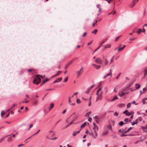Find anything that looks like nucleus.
Segmentation results:
<instances>
[{
  "label": "nucleus",
  "instance_id": "nucleus-49",
  "mask_svg": "<svg viewBox=\"0 0 147 147\" xmlns=\"http://www.w3.org/2000/svg\"><path fill=\"white\" fill-rule=\"evenodd\" d=\"M108 63V61H105V65H106Z\"/></svg>",
  "mask_w": 147,
  "mask_h": 147
},
{
  "label": "nucleus",
  "instance_id": "nucleus-31",
  "mask_svg": "<svg viewBox=\"0 0 147 147\" xmlns=\"http://www.w3.org/2000/svg\"><path fill=\"white\" fill-rule=\"evenodd\" d=\"M12 137H9L7 139V141L11 142L12 140Z\"/></svg>",
  "mask_w": 147,
  "mask_h": 147
},
{
  "label": "nucleus",
  "instance_id": "nucleus-45",
  "mask_svg": "<svg viewBox=\"0 0 147 147\" xmlns=\"http://www.w3.org/2000/svg\"><path fill=\"white\" fill-rule=\"evenodd\" d=\"M135 3H133V2H132V3H131L130 5L132 7H133L135 4Z\"/></svg>",
  "mask_w": 147,
  "mask_h": 147
},
{
  "label": "nucleus",
  "instance_id": "nucleus-35",
  "mask_svg": "<svg viewBox=\"0 0 147 147\" xmlns=\"http://www.w3.org/2000/svg\"><path fill=\"white\" fill-rule=\"evenodd\" d=\"M107 77L108 76H111V77H112V72H110L109 74H107L106 75Z\"/></svg>",
  "mask_w": 147,
  "mask_h": 147
},
{
  "label": "nucleus",
  "instance_id": "nucleus-5",
  "mask_svg": "<svg viewBox=\"0 0 147 147\" xmlns=\"http://www.w3.org/2000/svg\"><path fill=\"white\" fill-rule=\"evenodd\" d=\"M102 46L105 49H107L110 48L111 47V45L110 44H107V45H103Z\"/></svg>",
  "mask_w": 147,
  "mask_h": 147
},
{
  "label": "nucleus",
  "instance_id": "nucleus-21",
  "mask_svg": "<svg viewBox=\"0 0 147 147\" xmlns=\"http://www.w3.org/2000/svg\"><path fill=\"white\" fill-rule=\"evenodd\" d=\"M117 99V97L115 95L114 96V97L112 99L110 100V101L111 102H113V101Z\"/></svg>",
  "mask_w": 147,
  "mask_h": 147
},
{
  "label": "nucleus",
  "instance_id": "nucleus-63",
  "mask_svg": "<svg viewBox=\"0 0 147 147\" xmlns=\"http://www.w3.org/2000/svg\"><path fill=\"white\" fill-rule=\"evenodd\" d=\"M99 97L98 96L97 97L96 101H97L99 99Z\"/></svg>",
  "mask_w": 147,
  "mask_h": 147
},
{
  "label": "nucleus",
  "instance_id": "nucleus-4",
  "mask_svg": "<svg viewBox=\"0 0 147 147\" xmlns=\"http://www.w3.org/2000/svg\"><path fill=\"white\" fill-rule=\"evenodd\" d=\"M71 97L70 96L68 97V102L69 105H70L73 106L75 104L72 102L71 100Z\"/></svg>",
  "mask_w": 147,
  "mask_h": 147
},
{
  "label": "nucleus",
  "instance_id": "nucleus-61",
  "mask_svg": "<svg viewBox=\"0 0 147 147\" xmlns=\"http://www.w3.org/2000/svg\"><path fill=\"white\" fill-rule=\"evenodd\" d=\"M40 131V130L39 129V130H38V131H37V132L35 134H33L32 136H34V135H35L37 134Z\"/></svg>",
  "mask_w": 147,
  "mask_h": 147
},
{
  "label": "nucleus",
  "instance_id": "nucleus-59",
  "mask_svg": "<svg viewBox=\"0 0 147 147\" xmlns=\"http://www.w3.org/2000/svg\"><path fill=\"white\" fill-rule=\"evenodd\" d=\"M4 140V138H1L0 139V142H1L2 141H3Z\"/></svg>",
  "mask_w": 147,
  "mask_h": 147
},
{
  "label": "nucleus",
  "instance_id": "nucleus-38",
  "mask_svg": "<svg viewBox=\"0 0 147 147\" xmlns=\"http://www.w3.org/2000/svg\"><path fill=\"white\" fill-rule=\"evenodd\" d=\"M17 106V105H16L15 104H13L12 106L11 107L10 109H12L13 108L16 106Z\"/></svg>",
  "mask_w": 147,
  "mask_h": 147
},
{
  "label": "nucleus",
  "instance_id": "nucleus-43",
  "mask_svg": "<svg viewBox=\"0 0 147 147\" xmlns=\"http://www.w3.org/2000/svg\"><path fill=\"white\" fill-rule=\"evenodd\" d=\"M97 22V21L96 20L95 22L93 23V24H92L93 26H94L96 24Z\"/></svg>",
  "mask_w": 147,
  "mask_h": 147
},
{
  "label": "nucleus",
  "instance_id": "nucleus-37",
  "mask_svg": "<svg viewBox=\"0 0 147 147\" xmlns=\"http://www.w3.org/2000/svg\"><path fill=\"white\" fill-rule=\"evenodd\" d=\"M125 133H123L122 134H121L120 135V136L121 137H123V136H126V135H125Z\"/></svg>",
  "mask_w": 147,
  "mask_h": 147
},
{
  "label": "nucleus",
  "instance_id": "nucleus-33",
  "mask_svg": "<svg viewBox=\"0 0 147 147\" xmlns=\"http://www.w3.org/2000/svg\"><path fill=\"white\" fill-rule=\"evenodd\" d=\"M147 74V70L145 69L144 71V76H145Z\"/></svg>",
  "mask_w": 147,
  "mask_h": 147
},
{
  "label": "nucleus",
  "instance_id": "nucleus-30",
  "mask_svg": "<svg viewBox=\"0 0 147 147\" xmlns=\"http://www.w3.org/2000/svg\"><path fill=\"white\" fill-rule=\"evenodd\" d=\"M97 31L98 30L97 29H95L93 31H92V33H94L96 34V33Z\"/></svg>",
  "mask_w": 147,
  "mask_h": 147
},
{
  "label": "nucleus",
  "instance_id": "nucleus-16",
  "mask_svg": "<svg viewBox=\"0 0 147 147\" xmlns=\"http://www.w3.org/2000/svg\"><path fill=\"white\" fill-rule=\"evenodd\" d=\"M140 87V85L139 84H136L135 88L137 90Z\"/></svg>",
  "mask_w": 147,
  "mask_h": 147
},
{
  "label": "nucleus",
  "instance_id": "nucleus-11",
  "mask_svg": "<svg viewBox=\"0 0 147 147\" xmlns=\"http://www.w3.org/2000/svg\"><path fill=\"white\" fill-rule=\"evenodd\" d=\"M94 119L95 120L96 123H98L99 122V119L98 116H95L93 117Z\"/></svg>",
  "mask_w": 147,
  "mask_h": 147
},
{
  "label": "nucleus",
  "instance_id": "nucleus-26",
  "mask_svg": "<svg viewBox=\"0 0 147 147\" xmlns=\"http://www.w3.org/2000/svg\"><path fill=\"white\" fill-rule=\"evenodd\" d=\"M101 66L100 65H96L95 68L96 69H98L101 67Z\"/></svg>",
  "mask_w": 147,
  "mask_h": 147
},
{
  "label": "nucleus",
  "instance_id": "nucleus-10",
  "mask_svg": "<svg viewBox=\"0 0 147 147\" xmlns=\"http://www.w3.org/2000/svg\"><path fill=\"white\" fill-rule=\"evenodd\" d=\"M83 69V67H82L81 69L78 71H77L76 72V73L77 74V76H79L81 75V71Z\"/></svg>",
  "mask_w": 147,
  "mask_h": 147
},
{
  "label": "nucleus",
  "instance_id": "nucleus-7",
  "mask_svg": "<svg viewBox=\"0 0 147 147\" xmlns=\"http://www.w3.org/2000/svg\"><path fill=\"white\" fill-rule=\"evenodd\" d=\"M123 114H125L127 116H129L131 115V113L128 112L127 110H126L123 111Z\"/></svg>",
  "mask_w": 147,
  "mask_h": 147
},
{
  "label": "nucleus",
  "instance_id": "nucleus-29",
  "mask_svg": "<svg viewBox=\"0 0 147 147\" xmlns=\"http://www.w3.org/2000/svg\"><path fill=\"white\" fill-rule=\"evenodd\" d=\"M62 78V77L59 78H57L56 80L57 81V82H60Z\"/></svg>",
  "mask_w": 147,
  "mask_h": 147
},
{
  "label": "nucleus",
  "instance_id": "nucleus-47",
  "mask_svg": "<svg viewBox=\"0 0 147 147\" xmlns=\"http://www.w3.org/2000/svg\"><path fill=\"white\" fill-rule=\"evenodd\" d=\"M92 120V118L91 117H89V119H88V121L90 122H91Z\"/></svg>",
  "mask_w": 147,
  "mask_h": 147
},
{
  "label": "nucleus",
  "instance_id": "nucleus-46",
  "mask_svg": "<svg viewBox=\"0 0 147 147\" xmlns=\"http://www.w3.org/2000/svg\"><path fill=\"white\" fill-rule=\"evenodd\" d=\"M142 32V30L141 29H139L138 32V34H140L141 32Z\"/></svg>",
  "mask_w": 147,
  "mask_h": 147
},
{
  "label": "nucleus",
  "instance_id": "nucleus-9",
  "mask_svg": "<svg viewBox=\"0 0 147 147\" xmlns=\"http://www.w3.org/2000/svg\"><path fill=\"white\" fill-rule=\"evenodd\" d=\"M109 131L108 130H106L104 131L102 133V135L103 136H105L107 135L108 134Z\"/></svg>",
  "mask_w": 147,
  "mask_h": 147
},
{
  "label": "nucleus",
  "instance_id": "nucleus-23",
  "mask_svg": "<svg viewBox=\"0 0 147 147\" xmlns=\"http://www.w3.org/2000/svg\"><path fill=\"white\" fill-rule=\"evenodd\" d=\"M119 95L120 97H121L124 95V92H122L121 93H119Z\"/></svg>",
  "mask_w": 147,
  "mask_h": 147
},
{
  "label": "nucleus",
  "instance_id": "nucleus-13",
  "mask_svg": "<svg viewBox=\"0 0 147 147\" xmlns=\"http://www.w3.org/2000/svg\"><path fill=\"white\" fill-rule=\"evenodd\" d=\"M138 121V119H136V120H135V121H134L133 122H132L131 123L132 125H134L135 124H136L137 123V122Z\"/></svg>",
  "mask_w": 147,
  "mask_h": 147
},
{
  "label": "nucleus",
  "instance_id": "nucleus-20",
  "mask_svg": "<svg viewBox=\"0 0 147 147\" xmlns=\"http://www.w3.org/2000/svg\"><path fill=\"white\" fill-rule=\"evenodd\" d=\"M73 123V121H71L68 125H67L64 128V129H65V128H67L68 127H69L71 125V124H72Z\"/></svg>",
  "mask_w": 147,
  "mask_h": 147
},
{
  "label": "nucleus",
  "instance_id": "nucleus-52",
  "mask_svg": "<svg viewBox=\"0 0 147 147\" xmlns=\"http://www.w3.org/2000/svg\"><path fill=\"white\" fill-rule=\"evenodd\" d=\"M91 101H89V104L88 105V106L89 107L90 106H91Z\"/></svg>",
  "mask_w": 147,
  "mask_h": 147
},
{
  "label": "nucleus",
  "instance_id": "nucleus-56",
  "mask_svg": "<svg viewBox=\"0 0 147 147\" xmlns=\"http://www.w3.org/2000/svg\"><path fill=\"white\" fill-rule=\"evenodd\" d=\"M57 139V138L56 137H55L53 138H51V140H56Z\"/></svg>",
  "mask_w": 147,
  "mask_h": 147
},
{
  "label": "nucleus",
  "instance_id": "nucleus-40",
  "mask_svg": "<svg viewBox=\"0 0 147 147\" xmlns=\"http://www.w3.org/2000/svg\"><path fill=\"white\" fill-rule=\"evenodd\" d=\"M38 101L37 100H36L34 102V104L35 105H36Z\"/></svg>",
  "mask_w": 147,
  "mask_h": 147
},
{
  "label": "nucleus",
  "instance_id": "nucleus-22",
  "mask_svg": "<svg viewBox=\"0 0 147 147\" xmlns=\"http://www.w3.org/2000/svg\"><path fill=\"white\" fill-rule=\"evenodd\" d=\"M107 127L108 128L110 129L111 131L112 130V127L111 126V125H107Z\"/></svg>",
  "mask_w": 147,
  "mask_h": 147
},
{
  "label": "nucleus",
  "instance_id": "nucleus-60",
  "mask_svg": "<svg viewBox=\"0 0 147 147\" xmlns=\"http://www.w3.org/2000/svg\"><path fill=\"white\" fill-rule=\"evenodd\" d=\"M128 119L127 118H126L124 120V121L126 122H127L128 121Z\"/></svg>",
  "mask_w": 147,
  "mask_h": 147
},
{
  "label": "nucleus",
  "instance_id": "nucleus-32",
  "mask_svg": "<svg viewBox=\"0 0 147 147\" xmlns=\"http://www.w3.org/2000/svg\"><path fill=\"white\" fill-rule=\"evenodd\" d=\"M131 103H129L127 105V108H129L130 107H131Z\"/></svg>",
  "mask_w": 147,
  "mask_h": 147
},
{
  "label": "nucleus",
  "instance_id": "nucleus-6",
  "mask_svg": "<svg viewBox=\"0 0 147 147\" xmlns=\"http://www.w3.org/2000/svg\"><path fill=\"white\" fill-rule=\"evenodd\" d=\"M108 40V38H105V39H104L100 43L99 45H100V47L102 46V45L105 42H107V41Z\"/></svg>",
  "mask_w": 147,
  "mask_h": 147
},
{
  "label": "nucleus",
  "instance_id": "nucleus-54",
  "mask_svg": "<svg viewBox=\"0 0 147 147\" xmlns=\"http://www.w3.org/2000/svg\"><path fill=\"white\" fill-rule=\"evenodd\" d=\"M33 124H31L30 125V126L29 127V128L28 129V130H30V128L32 127L33 126Z\"/></svg>",
  "mask_w": 147,
  "mask_h": 147
},
{
  "label": "nucleus",
  "instance_id": "nucleus-44",
  "mask_svg": "<svg viewBox=\"0 0 147 147\" xmlns=\"http://www.w3.org/2000/svg\"><path fill=\"white\" fill-rule=\"evenodd\" d=\"M100 46L99 47L96 49L93 53V54H94V53L97 50H98L99 49H100Z\"/></svg>",
  "mask_w": 147,
  "mask_h": 147
},
{
  "label": "nucleus",
  "instance_id": "nucleus-64",
  "mask_svg": "<svg viewBox=\"0 0 147 147\" xmlns=\"http://www.w3.org/2000/svg\"><path fill=\"white\" fill-rule=\"evenodd\" d=\"M23 145H24V144H19L18 146V147H20L21 146H23Z\"/></svg>",
  "mask_w": 147,
  "mask_h": 147
},
{
  "label": "nucleus",
  "instance_id": "nucleus-55",
  "mask_svg": "<svg viewBox=\"0 0 147 147\" xmlns=\"http://www.w3.org/2000/svg\"><path fill=\"white\" fill-rule=\"evenodd\" d=\"M123 49V48H119L118 49V51H121Z\"/></svg>",
  "mask_w": 147,
  "mask_h": 147
},
{
  "label": "nucleus",
  "instance_id": "nucleus-57",
  "mask_svg": "<svg viewBox=\"0 0 147 147\" xmlns=\"http://www.w3.org/2000/svg\"><path fill=\"white\" fill-rule=\"evenodd\" d=\"M119 38V36H118V37H116L115 38V41H117Z\"/></svg>",
  "mask_w": 147,
  "mask_h": 147
},
{
  "label": "nucleus",
  "instance_id": "nucleus-36",
  "mask_svg": "<svg viewBox=\"0 0 147 147\" xmlns=\"http://www.w3.org/2000/svg\"><path fill=\"white\" fill-rule=\"evenodd\" d=\"M5 113L4 111H2L1 113V116L2 117L5 114Z\"/></svg>",
  "mask_w": 147,
  "mask_h": 147
},
{
  "label": "nucleus",
  "instance_id": "nucleus-27",
  "mask_svg": "<svg viewBox=\"0 0 147 147\" xmlns=\"http://www.w3.org/2000/svg\"><path fill=\"white\" fill-rule=\"evenodd\" d=\"M133 128V127H130L127 130L125 131V133H127L128 131H129L130 129Z\"/></svg>",
  "mask_w": 147,
  "mask_h": 147
},
{
  "label": "nucleus",
  "instance_id": "nucleus-58",
  "mask_svg": "<svg viewBox=\"0 0 147 147\" xmlns=\"http://www.w3.org/2000/svg\"><path fill=\"white\" fill-rule=\"evenodd\" d=\"M138 119V120H139L140 121H141L142 120V118L140 117H139Z\"/></svg>",
  "mask_w": 147,
  "mask_h": 147
},
{
  "label": "nucleus",
  "instance_id": "nucleus-28",
  "mask_svg": "<svg viewBox=\"0 0 147 147\" xmlns=\"http://www.w3.org/2000/svg\"><path fill=\"white\" fill-rule=\"evenodd\" d=\"M91 113V112L89 111L87 113H86V114L85 115V116H88V117H89V115Z\"/></svg>",
  "mask_w": 147,
  "mask_h": 147
},
{
  "label": "nucleus",
  "instance_id": "nucleus-51",
  "mask_svg": "<svg viewBox=\"0 0 147 147\" xmlns=\"http://www.w3.org/2000/svg\"><path fill=\"white\" fill-rule=\"evenodd\" d=\"M138 1V0H134L133 1V3H137Z\"/></svg>",
  "mask_w": 147,
  "mask_h": 147
},
{
  "label": "nucleus",
  "instance_id": "nucleus-53",
  "mask_svg": "<svg viewBox=\"0 0 147 147\" xmlns=\"http://www.w3.org/2000/svg\"><path fill=\"white\" fill-rule=\"evenodd\" d=\"M87 34V33L86 32H85L82 35V36L84 37Z\"/></svg>",
  "mask_w": 147,
  "mask_h": 147
},
{
  "label": "nucleus",
  "instance_id": "nucleus-14",
  "mask_svg": "<svg viewBox=\"0 0 147 147\" xmlns=\"http://www.w3.org/2000/svg\"><path fill=\"white\" fill-rule=\"evenodd\" d=\"M73 60L72 61H71L69 62L66 65V66L65 67V69H66V68H67V66H69L70 64H71L72 63Z\"/></svg>",
  "mask_w": 147,
  "mask_h": 147
},
{
  "label": "nucleus",
  "instance_id": "nucleus-1",
  "mask_svg": "<svg viewBox=\"0 0 147 147\" xmlns=\"http://www.w3.org/2000/svg\"><path fill=\"white\" fill-rule=\"evenodd\" d=\"M40 77L41 78H43L42 76L41 75H36V78L33 81V83L34 84L38 85L40 83L41 80V79L40 78Z\"/></svg>",
  "mask_w": 147,
  "mask_h": 147
},
{
  "label": "nucleus",
  "instance_id": "nucleus-41",
  "mask_svg": "<svg viewBox=\"0 0 147 147\" xmlns=\"http://www.w3.org/2000/svg\"><path fill=\"white\" fill-rule=\"evenodd\" d=\"M121 74V73H120L116 77V78L117 79H118L119 77L120 76V75Z\"/></svg>",
  "mask_w": 147,
  "mask_h": 147
},
{
  "label": "nucleus",
  "instance_id": "nucleus-62",
  "mask_svg": "<svg viewBox=\"0 0 147 147\" xmlns=\"http://www.w3.org/2000/svg\"><path fill=\"white\" fill-rule=\"evenodd\" d=\"M29 102V101L28 100V101H23V103H27L28 102Z\"/></svg>",
  "mask_w": 147,
  "mask_h": 147
},
{
  "label": "nucleus",
  "instance_id": "nucleus-48",
  "mask_svg": "<svg viewBox=\"0 0 147 147\" xmlns=\"http://www.w3.org/2000/svg\"><path fill=\"white\" fill-rule=\"evenodd\" d=\"M68 79V78L67 77H66L64 80V82H66Z\"/></svg>",
  "mask_w": 147,
  "mask_h": 147
},
{
  "label": "nucleus",
  "instance_id": "nucleus-24",
  "mask_svg": "<svg viewBox=\"0 0 147 147\" xmlns=\"http://www.w3.org/2000/svg\"><path fill=\"white\" fill-rule=\"evenodd\" d=\"M86 124V122H84L82 124L81 126V128H83L84 127Z\"/></svg>",
  "mask_w": 147,
  "mask_h": 147
},
{
  "label": "nucleus",
  "instance_id": "nucleus-34",
  "mask_svg": "<svg viewBox=\"0 0 147 147\" xmlns=\"http://www.w3.org/2000/svg\"><path fill=\"white\" fill-rule=\"evenodd\" d=\"M76 102L78 104H80V101L79 99L77 98V99Z\"/></svg>",
  "mask_w": 147,
  "mask_h": 147
},
{
  "label": "nucleus",
  "instance_id": "nucleus-19",
  "mask_svg": "<svg viewBox=\"0 0 147 147\" xmlns=\"http://www.w3.org/2000/svg\"><path fill=\"white\" fill-rule=\"evenodd\" d=\"M147 100V98H145L142 99V102H143V104H145L146 103V102H145V100ZM146 104H147V101L146 102Z\"/></svg>",
  "mask_w": 147,
  "mask_h": 147
},
{
  "label": "nucleus",
  "instance_id": "nucleus-2",
  "mask_svg": "<svg viewBox=\"0 0 147 147\" xmlns=\"http://www.w3.org/2000/svg\"><path fill=\"white\" fill-rule=\"evenodd\" d=\"M95 61L97 63L99 64H102V61L99 58H96L95 60Z\"/></svg>",
  "mask_w": 147,
  "mask_h": 147
},
{
  "label": "nucleus",
  "instance_id": "nucleus-25",
  "mask_svg": "<svg viewBox=\"0 0 147 147\" xmlns=\"http://www.w3.org/2000/svg\"><path fill=\"white\" fill-rule=\"evenodd\" d=\"M124 124V123H123V121H121L119 122V125L120 126H122Z\"/></svg>",
  "mask_w": 147,
  "mask_h": 147
},
{
  "label": "nucleus",
  "instance_id": "nucleus-15",
  "mask_svg": "<svg viewBox=\"0 0 147 147\" xmlns=\"http://www.w3.org/2000/svg\"><path fill=\"white\" fill-rule=\"evenodd\" d=\"M125 131L124 129H119L118 130L119 132H121L122 133H125Z\"/></svg>",
  "mask_w": 147,
  "mask_h": 147
},
{
  "label": "nucleus",
  "instance_id": "nucleus-18",
  "mask_svg": "<svg viewBox=\"0 0 147 147\" xmlns=\"http://www.w3.org/2000/svg\"><path fill=\"white\" fill-rule=\"evenodd\" d=\"M61 72V71H58L57 73L54 75L52 78H53L57 76H58L59 75V73Z\"/></svg>",
  "mask_w": 147,
  "mask_h": 147
},
{
  "label": "nucleus",
  "instance_id": "nucleus-3",
  "mask_svg": "<svg viewBox=\"0 0 147 147\" xmlns=\"http://www.w3.org/2000/svg\"><path fill=\"white\" fill-rule=\"evenodd\" d=\"M92 135L94 138H96L97 136V133L96 130H94V132L92 134Z\"/></svg>",
  "mask_w": 147,
  "mask_h": 147
},
{
  "label": "nucleus",
  "instance_id": "nucleus-42",
  "mask_svg": "<svg viewBox=\"0 0 147 147\" xmlns=\"http://www.w3.org/2000/svg\"><path fill=\"white\" fill-rule=\"evenodd\" d=\"M118 114L117 112H115L114 113V116H118Z\"/></svg>",
  "mask_w": 147,
  "mask_h": 147
},
{
  "label": "nucleus",
  "instance_id": "nucleus-12",
  "mask_svg": "<svg viewBox=\"0 0 147 147\" xmlns=\"http://www.w3.org/2000/svg\"><path fill=\"white\" fill-rule=\"evenodd\" d=\"M81 130L80 129V130L78 131H74L73 132V135L74 136H75L76 134H78L79 133H80Z\"/></svg>",
  "mask_w": 147,
  "mask_h": 147
},
{
  "label": "nucleus",
  "instance_id": "nucleus-8",
  "mask_svg": "<svg viewBox=\"0 0 147 147\" xmlns=\"http://www.w3.org/2000/svg\"><path fill=\"white\" fill-rule=\"evenodd\" d=\"M93 125L94 126V127L93 128L94 130H96V129L97 131H98L99 129L98 127L96 124L94 123H93Z\"/></svg>",
  "mask_w": 147,
  "mask_h": 147
},
{
  "label": "nucleus",
  "instance_id": "nucleus-39",
  "mask_svg": "<svg viewBox=\"0 0 147 147\" xmlns=\"http://www.w3.org/2000/svg\"><path fill=\"white\" fill-rule=\"evenodd\" d=\"M141 128L142 129H143V131H144V130H145V129H146V126L145 127L142 126L141 127Z\"/></svg>",
  "mask_w": 147,
  "mask_h": 147
},
{
  "label": "nucleus",
  "instance_id": "nucleus-50",
  "mask_svg": "<svg viewBox=\"0 0 147 147\" xmlns=\"http://www.w3.org/2000/svg\"><path fill=\"white\" fill-rule=\"evenodd\" d=\"M113 60V57H112L110 60V62L109 63V64H110L112 62V61Z\"/></svg>",
  "mask_w": 147,
  "mask_h": 147
},
{
  "label": "nucleus",
  "instance_id": "nucleus-17",
  "mask_svg": "<svg viewBox=\"0 0 147 147\" xmlns=\"http://www.w3.org/2000/svg\"><path fill=\"white\" fill-rule=\"evenodd\" d=\"M54 105L53 103H51L50 104V106L49 108V110H51L52 108L53 107Z\"/></svg>",
  "mask_w": 147,
  "mask_h": 147
}]
</instances>
